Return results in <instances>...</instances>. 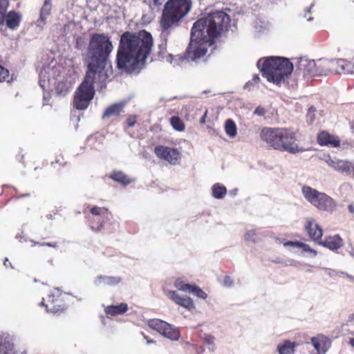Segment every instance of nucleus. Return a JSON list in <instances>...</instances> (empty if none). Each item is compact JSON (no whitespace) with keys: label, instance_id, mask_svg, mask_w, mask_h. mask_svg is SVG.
<instances>
[{"label":"nucleus","instance_id":"44","mask_svg":"<svg viewBox=\"0 0 354 354\" xmlns=\"http://www.w3.org/2000/svg\"><path fill=\"white\" fill-rule=\"evenodd\" d=\"M224 283L227 286H230L232 284V280L231 279L230 277H229V276L225 277Z\"/></svg>","mask_w":354,"mask_h":354},{"label":"nucleus","instance_id":"32","mask_svg":"<svg viewBox=\"0 0 354 354\" xmlns=\"http://www.w3.org/2000/svg\"><path fill=\"white\" fill-rule=\"evenodd\" d=\"M11 348L10 344L6 341L3 340V338H0V354H10Z\"/></svg>","mask_w":354,"mask_h":354},{"label":"nucleus","instance_id":"54","mask_svg":"<svg viewBox=\"0 0 354 354\" xmlns=\"http://www.w3.org/2000/svg\"><path fill=\"white\" fill-rule=\"evenodd\" d=\"M153 342H154V341L153 339H147V344H151V343H153Z\"/></svg>","mask_w":354,"mask_h":354},{"label":"nucleus","instance_id":"18","mask_svg":"<svg viewBox=\"0 0 354 354\" xmlns=\"http://www.w3.org/2000/svg\"><path fill=\"white\" fill-rule=\"evenodd\" d=\"M318 243L331 250H337L342 246L343 240L339 235L335 234L334 236L326 237L324 241L321 239Z\"/></svg>","mask_w":354,"mask_h":354},{"label":"nucleus","instance_id":"43","mask_svg":"<svg viewBox=\"0 0 354 354\" xmlns=\"http://www.w3.org/2000/svg\"><path fill=\"white\" fill-rule=\"evenodd\" d=\"M300 248H302L304 251H306V252H313L314 253H316V252L315 250H313V249H311L310 247L308 244L304 243H302L301 247H300Z\"/></svg>","mask_w":354,"mask_h":354},{"label":"nucleus","instance_id":"52","mask_svg":"<svg viewBox=\"0 0 354 354\" xmlns=\"http://www.w3.org/2000/svg\"><path fill=\"white\" fill-rule=\"evenodd\" d=\"M8 264H10V262L8 261V259H6L5 261H4V265L6 266H8Z\"/></svg>","mask_w":354,"mask_h":354},{"label":"nucleus","instance_id":"5","mask_svg":"<svg viewBox=\"0 0 354 354\" xmlns=\"http://www.w3.org/2000/svg\"><path fill=\"white\" fill-rule=\"evenodd\" d=\"M292 71L293 64L288 59L281 57H267L261 66L263 76L276 85L288 80Z\"/></svg>","mask_w":354,"mask_h":354},{"label":"nucleus","instance_id":"17","mask_svg":"<svg viewBox=\"0 0 354 354\" xmlns=\"http://www.w3.org/2000/svg\"><path fill=\"white\" fill-rule=\"evenodd\" d=\"M167 296L169 297L176 304L183 306L188 310H192L195 308L194 304L190 297H180L176 291L169 290L166 293Z\"/></svg>","mask_w":354,"mask_h":354},{"label":"nucleus","instance_id":"47","mask_svg":"<svg viewBox=\"0 0 354 354\" xmlns=\"http://www.w3.org/2000/svg\"><path fill=\"white\" fill-rule=\"evenodd\" d=\"M207 111H205V114L201 117V118L200 119V122L201 124H204L205 122V118H206V115H207Z\"/></svg>","mask_w":354,"mask_h":354},{"label":"nucleus","instance_id":"1","mask_svg":"<svg viewBox=\"0 0 354 354\" xmlns=\"http://www.w3.org/2000/svg\"><path fill=\"white\" fill-rule=\"evenodd\" d=\"M230 21V16L220 10L209 13L195 21L184 58L194 61L203 57L207 52V47L228 31Z\"/></svg>","mask_w":354,"mask_h":354},{"label":"nucleus","instance_id":"19","mask_svg":"<svg viewBox=\"0 0 354 354\" xmlns=\"http://www.w3.org/2000/svg\"><path fill=\"white\" fill-rule=\"evenodd\" d=\"M311 342L319 354H324L326 353L328 343V340L326 337H314L311 339Z\"/></svg>","mask_w":354,"mask_h":354},{"label":"nucleus","instance_id":"26","mask_svg":"<svg viewBox=\"0 0 354 354\" xmlns=\"http://www.w3.org/2000/svg\"><path fill=\"white\" fill-rule=\"evenodd\" d=\"M52 9L51 0H44V4L40 10L39 19L45 22L46 18L50 15Z\"/></svg>","mask_w":354,"mask_h":354},{"label":"nucleus","instance_id":"39","mask_svg":"<svg viewBox=\"0 0 354 354\" xmlns=\"http://www.w3.org/2000/svg\"><path fill=\"white\" fill-rule=\"evenodd\" d=\"M215 337L211 335H205L204 341L206 344L213 345L214 344Z\"/></svg>","mask_w":354,"mask_h":354},{"label":"nucleus","instance_id":"4","mask_svg":"<svg viewBox=\"0 0 354 354\" xmlns=\"http://www.w3.org/2000/svg\"><path fill=\"white\" fill-rule=\"evenodd\" d=\"M259 136L269 147L279 151L295 154L304 151L297 143V132L290 128L264 127Z\"/></svg>","mask_w":354,"mask_h":354},{"label":"nucleus","instance_id":"40","mask_svg":"<svg viewBox=\"0 0 354 354\" xmlns=\"http://www.w3.org/2000/svg\"><path fill=\"white\" fill-rule=\"evenodd\" d=\"M266 112V111L264 107H263L261 106H259L254 110V113L255 115H259V116H263V115H265Z\"/></svg>","mask_w":354,"mask_h":354},{"label":"nucleus","instance_id":"30","mask_svg":"<svg viewBox=\"0 0 354 354\" xmlns=\"http://www.w3.org/2000/svg\"><path fill=\"white\" fill-rule=\"evenodd\" d=\"M193 285L185 283L181 279H177L174 282V286L179 290L189 292Z\"/></svg>","mask_w":354,"mask_h":354},{"label":"nucleus","instance_id":"14","mask_svg":"<svg viewBox=\"0 0 354 354\" xmlns=\"http://www.w3.org/2000/svg\"><path fill=\"white\" fill-rule=\"evenodd\" d=\"M22 15L15 10H10L3 15V19H0V25L6 24L10 30H16L20 26Z\"/></svg>","mask_w":354,"mask_h":354},{"label":"nucleus","instance_id":"55","mask_svg":"<svg viewBox=\"0 0 354 354\" xmlns=\"http://www.w3.org/2000/svg\"><path fill=\"white\" fill-rule=\"evenodd\" d=\"M22 197H27V196H30V194H24L21 195Z\"/></svg>","mask_w":354,"mask_h":354},{"label":"nucleus","instance_id":"48","mask_svg":"<svg viewBox=\"0 0 354 354\" xmlns=\"http://www.w3.org/2000/svg\"><path fill=\"white\" fill-rule=\"evenodd\" d=\"M349 344L352 347L354 348V337L350 339Z\"/></svg>","mask_w":354,"mask_h":354},{"label":"nucleus","instance_id":"45","mask_svg":"<svg viewBox=\"0 0 354 354\" xmlns=\"http://www.w3.org/2000/svg\"><path fill=\"white\" fill-rule=\"evenodd\" d=\"M59 158L62 159V161L60 160V159H57L55 160V162H53L52 164L54 165V164H59V165H62V166L65 165L66 162H64V158L62 156H59Z\"/></svg>","mask_w":354,"mask_h":354},{"label":"nucleus","instance_id":"15","mask_svg":"<svg viewBox=\"0 0 354 354\" xmlns=\"http://www.w3.org/2000/svg\"><path fill=\"white\" fill-rule=\"evenodd\" d=\"M317 141L320 146H327L330 147H339L340 146V140L339 137L330 134L326 131H322L318 133Z\"/></svg>","mask_w":354,"mask_h":354},{"label":"nucleus","instance_id":"8","mask_svg":"<svg viewBox=\"0 0 354 354\" xmlns=\"http://www.w3.org/2000/svg\"><path fill=\"white\" fill-rule=\"evenodd\" d=\"M301 192L305 199L320 211L332 212L336 207L335 201L324 192L304 185Z\"/></svg>","mask_w":354,"mask_h":354},{"label":"nucleus","instance_id":"2","mask_svg":"<svg viewBox=\"0 0 354 354\" xmlns=\"http://www.w3.org/2000/svg\"><path fill=\"white\" fill-rule=\"evenodd\" d=\"M153 43L151 33L145 30L122 33L116 53L117 68L126 72L134 71L149 55Z\"/></svg>","mask_w":354,"mask_h":354},{"label":"nucleus","instance_id":"20","mask_svg":"<svg viewBox=\"0 0 354 354\" xmlns=\"http://www.w3.org/2000/svg\"><path fill=\"white\" fill-rule=\"evenodd\" d=\"M128 310V305L126 303H121L119 305H111L105 308L106 315L117 316L125 313Z\"/></svg>","mask_w":354,"mask_h":354},{"label":"nucleus","instance_id":"13","mask_svg":"<svg viewBox=\"0 0 354 354\" xmlns=\"http://www.w3.org/2000/svg\"><path fill=\"white\" fill-rule=\"evenodd\" d=\"M304 229L308 236L315 242L319 243L323 236V230L313 218H307Z\"/></svg>","mask_w":354,"mask_h":354},{"label":"nucleus","instance_id":"28","mask_svg":"<svg viewBox=\"0 0 354 354\" xmlns=\"http://www.w3.org/2000/svg\"><path fill=\"white\" fill-rule=\"evenodd\" d=\"M170 124L172 127L178 131H183L185 129V124L178 116H173L170 119Z\"/></svg>","mask_w":354,"mask_h":354},{"label":"nucleus","instance_id":"24","mask_svg":"<svg viewBox=\"0 0 354 354\" xmlns=\"http://www.w3.org/2000/svg\"><path fill=\"white\" fill-rule=\"evenodd\" d=\"M212 196L217 199H221L227 194V189L224 185L219 183L214 184L212 187Z\"/></svg>","mask_w":354,"mask_h":354},{"label":"nucleus","instance_id":"50","mask_svg":"<svg viewBox=\"0 0 354 354\" xmlns=\"http://www.w3.org/2000/svg\"><path fill=\"white\" fill-rule=\"evenodd\" d=\"M8 264H10V262L8 261V259H6L5 261H4V265L6 266H8Z\"/></svg>","mask_w":354,"mask_h":354},{"label":"nucleus","instance_id":"3","mask_svg":"<svg viewBox=\"0 0 354 354\" xmlns=\"http://www.w3.org/2000/svg\"><path fill=\"white\" fill-rule=\"evenodd\" d=\"M113 45L110 37L104 33H93L90 35L86 54V72L108 78L104 72Z\"/></svg>","mask_w":354,"mask_h":354},{"label":"nucleus","instance_id":"16","mask_svg":"<svg viewBox=\"0 0 354 354\" xmlns=\"http://www.w3.org/2000/svg\"><path fill=\"white\" fill-rule=\"evenodd\" d=\"M326 162L330 167L339 172L350 174L353 169L352 163L348 160H333L328 157Z\"/></svg>","mask_w":354,"mask_h":354},{"label":"nucleus","instance_id":"37","mask_svg":"<svg viewBox=\"0 0 354 354\" xmlns=\"http://www.w3.org/2000/svg\"><path fill=\"white\" fill-rule=\"evenodd\" d=\"M104 282L108 285H115L120 282V278L115 277H101Z\"/></svg>","mask_w":354,"mask_h":354},{"label":"nucleus","instance_id":"49","mask_svg":"<svg viewBox=\"0 0 354 354\" xmlns=\"http://www.w3.org/2000/svg\"><path fill=\"white\" fill-rule=\"evenodd\" d=\"M348 209L351 212H354V207H353V205H349Z\"/></svg>","mask_w":354,"mask_h":354},{"label":"nucleus","instance_id":"31","mask_svg":"<svg viewBox=\"0 0 354 354\" xmlns=\"http://www.w3.org/2000/svg\"><path fill=\"white\" fill-rule=\"evenodd\" d=\"M189 292L203 299H205L207 297V295L196 285L192 286Z\"/></svg>","mask_w":354,"mask_h":354},{"label":"nucleus","instance_id":"27","mask_svg":"<svg viewBox=\"0 0 354 354\" xmlns=\"http://www.w3.org/2000/svg\"><path fill=\"white\" fill-rule=\"evenodd\" d=\"M225 129L230 137H234L236 135L237 129L235 122L229 119L225 122Z\"/></svg>","mask_w":354,"mask_h":354},{"label":"nucleus","instance_id":"35","mask_svg":"<svg viewBox=\"0 0 354 354\" xmlns=\"http://www.w3.org/2000/svg\"><path fill=\"white\" fill-rule=\"evenodd\" d=\"M257 234L255 230H250L245 234V239L248 241L256 242L257 241Z\"/></svg>","mask_w":354,"mask_h":354},{"label":"nucleus","instance_id":"38","mask_svg":"<svg viewBox=\"0 0 354 354\" xmlns=\"http://www.w3.org/2000/svg\"><path fill=\"white\" fill-rule=\"evenodd\" d=\"M136 122H137V118L136 115H130L127 119V123L128 127H133L135 125V124L136 123Z\"/></svg>","mask_w":354,"mask_h":354},{"label":"nucleus","instance_id":"11","mask_svg":"<svg viewBox=\"0 0 354 354\" xmlns=\"http://www.w3.org/2000/svg\"><path fill=\"white\" fill-rule=\"evenodd\" d=\"M153 151L158 158L173 165L179 164L181 159V154L177 149L167 146L157 145Z\"/></svg>","mask_w":354,"mask_h":354},{"label":"nucleus","instance_id":"29","mask_svg":"<svg viewBox=\"0 0 354 354\" xmlns=\"http://www.w3.org/2000/svg\"><path fill=\"white\" fill-rule=\"evenodd\" d=\"M90 213L93 216H107L109 214H111V212L107 208L97 206L91 207L90 209Z\"/></svg>","mask_w":354,"mask_h":354},{"label":"nucleus","instance_id":"23","mask_svg":"<svg viewBox=\"0 0 354 354\" xmlns=\"http://www.w3.org/2000/svg\"><path fill=\"white\" fill-rule=\"evenodd\" d=\"M297 346L295 342L286 340L283 344L278 345L277 351L279 354H292Z\"/></svg>","mask_w":354,"mask_h":354},{"label":"nucleus","instance_id":"9","mask_svg":"<svg viewBox=\"0 0 354 354\" xmlns=\"http://www.w3.org/2000/svg\"><path fill=\"white\" fill-rule=\"evenodd\" d=\"M39 305L44 306L47 313L57 315L63 313L68 307L65 293L58 289L51 290Z\"/></svg>","mask_w":354,"mask_h":354},{"label":"nucleus","instance_id":"25","mask_svg":"<svg viewBox=\"0 0 354 354\" xmlns=\"http://www.w3.org/2000/svg\"><path fill=\"white\" fill-rule=\"evenodd\" d=\"M71 84L67 80L59 81L55 85V91L57 94L65 96L70 90Z\"/></svg>","mask_w":354,"mask_h":354},{"label":"nucleus","instance_id":"21","mask_svg":"<svg viewBox=\"0 0 354 354\" xmlns=\"http://www.w3.org/2000/svg\"><path fill=\"white\" fill-rule=\"evenodd\" d=\"M124 107L123 103H115L108 106L104 111L102 118H108L111 116H118L122 111Z\"/></svg>","mask_w":354,"mask_h":354},{"label":"nucleus","instance_id":"51","mask_svg":"<svg viewBox=\"0 0 354 354\" xmlns=\"http://www.w3.org/2000/svg\"><path fill=\"white\" fill-rule=\"evenodd\" d=\"M8 264H10V262L8 261V259H6L5 261H4V265L6 266H8Z\"/></svg>","mask_w":354,"mask_h":354},{"label":"nucleus","instance_id":"10","mask_svg":"<svg viewBox=\"0 0 354 354\" xmlns=\"http://www.w3.org/2000/svg\"><path fill=\"white\" fill-rule=\"evenodd\" d=\"M148 325L151 329L172 340H177L180 337V332L176 328L162 320L158 319H150Z\"/></svg>","mask_w":354,"mask_h":354},{"label":"nucleus","instance_id":"53","mask_svg":"<svg viewBox=\"0 0 354 354\" xmlns=\"http://www.w3.org/2000/svg\"><path fill=\"white\" fill-rule=\"evenodd\" d=\"M8 264H10V262L8 261V259H6L5 261H4V265L6 266H8Z\"/></svg>","mask_w":354,"mask_h":354},{"label":"nucleus","instance_id":"12","mask_svg":"<svg viewBox=\"0 0 354 354\" xmlns=\"http://www.w3.org/2000/svg\"><path fill=\"white\" fill-rule=\"evenodd\" d=\"M328 63L322 59L315 62V60L307 61L304 64V76H322L326 75L330 69L328 67Z\"/></svg>","mask_w":354,"mask_h":354},{"label":"nucleus","instance_id":"7","mask_svg":"<svg viewBox=\"0 0 354 354\" xmlns=\"http://www.w3.org/2000/svg\"><path fill=\"white\" fill-rule=\"evenodd\" d=\"M106 80V78L86 72L83 82L75 91L73 106L78 110L86 109L93 97L94 85L99 84L102 86Z\"/></svg>","mask_w":354,"mask_h":354},{"label":"nucleus","instance_id":"34","mask_svg":"<svg viewBox=\"0 0 354 354\" xmlns=\"http://www.w3.org/2000/svg\"><path fill=\"white\" fill-rule=\"evenodd\" d=\"M9 71L0 64V82L9 81Z\"/></svg>","mask_w":354,"mask_h":354},{"label":"nucleus","instance_id":"36","mask_svg":"<svg viewBox=\"0 0 354 354\" xmlns=\"http://www.w3.org/2000/svg\"><path fill=\"white\" fill-rule=\"evenodd\" d=\"M104 223V221H97V223H95L94 221H91L90 226L93 231L99 232L103 228Z\"/></svg>","mask_w":354,"mask_h":354},{"label":"nucleus","instance_id":"57","mask_svg":"<svg viewBox=\"0 0 354 354\" xmlns=\"http://www.w3.org/2000/svg\"><path fill=\"white\" fill-rule=\"evenodd\" d=\"M353 178H354V170H353Z\"/></svg>","mask_w":354,"mask_h":354},{"label":"nucleus","instance_id":"46","mask_svg":"<svg viewBox=\"0 0 354 354\" xmlns=\"http://www.w3.org/2000/svg\"><path fill=\"white\" fill-rule=\"evenodd\" d=\"M41 245H48V246L53 247V248L57 247V243L56 242L42 243Z\"/></svg>","mask_w":354,"mask_h":354},{"label":"nucleus","instance_id":"42","mask_svg":"<svg viewBox=\"0 0 354 354\" xmlns=\"http://www.w3.org/2000/svg\"><path fill=\"white\" fill-rule=\"evenodd\" d=\"M161 5H162L161 0H151V1H150V3H149V6L151 8H158Z\"/></svg>","mask_w":354,"mask_h":354},{"label":"nucleus","instance_id":"56","mask_svg":"<svg viewBox=\"0 0 354 354\" xmlns=\"http://www.w3.org/2000/svg\"><path fill=\"white\" fill-rule=\"evenodd\" d=\"M51 216H52L51 215L47 216V217H48V218H51Z\"/></svg>","mask_w":354,"mask_h":354},{"label":"nucleus","instance_id":"41","mask_svg":"<svg viewBox=\"0 0 354 354\" xmlns=\"http://www.w3.org/2000/svg\"><path fill=\"white\" fill-rule=\"evenodd\" d=\"M302 242L299 241H287L284 243L285 246H292L300 248L301 247Z\"/></svg>","mask_w":354,"mask_h":354},{"label":"nucleus","instance_id":"33","mask_svg":"<svg viewBox=\"0 0 354 354\" xmlns=\"http://www.w3.org/2000/svg\"><path fill=\"white\" fill-rule=\"evenodd\" d=\"M9 7V0H0V19H3V15L7 13Z\"/></svg>","mask_w":354,"mask_h":354},{"label":"nucleus","instance_id":"6","mask_svg":"<svg viewBox=\"0 0 354 354\" xmlns=\"http://www.w3.org/2000/svg\"><path fill=\"white\" fill-rule=\"evenodd\" d=\"M192 6L191 0H169L164 6L160 25L166 31L178 23L190 11Z\"/></svg>","mask_w":354,"mask_h":354},{"label":"nucleus","instance_id":"22","mask_svg":"<svg viewBox=\"0 0 354 354\" xmlns=\"http://www.w3.org/2000/svg\"><path fill=\"white\" fill-rule=\"evenodd\" d=\"M109 177L122 185H127L133 181L121 171L114 170L109 174Z\"/></svg>","mask_w":354,"mask_h":354}]
</instances>
